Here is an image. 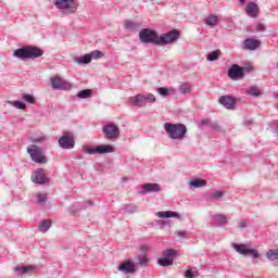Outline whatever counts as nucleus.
Returning <instances> with one entry per match:
<instances>
[{
  "instance_id": "26",
  "label": "nucleus",
  "mask_w": 278,
  "mask_h": 278,
  "mask_svg": "<svg viewBox=\"0 0 278 278\" xmlns=\"http://www.w3.org/2000/svg\"><path fill=\"white\" fill-rule=\"evenodd\" d=\"M205 24L208 25L210 27H214V25L218 24V16L210 15L208 17L205 18Z\"/></svg>"
},
{
  "instance_id": "3",
  "label": "nucleus",
  "mask_w": 278,
  "mask_h": 278,
  "mask_svg": "<svg viewBox=\"0 0 278 278\" xmlns=\"http://www.w3.org/2000/svg\"><path fill=\"white\" fill-rule=\"evenodd\" d=\"M53 5L61 12V14H75L79 4L77 0H53Z\"/></svg>"
},
{
  "instance_id": "16",
  "label": "nucleus",
  "mask_w": 278,
  "mask_h": 278,
  "mask_svg": "<svg viewBox=\"0 0 278 278\" xmlns=\"http://www.w3.org/2000/svg\"><path fill=\"white\" fill-rule=\"evenodd\" d=\"M220 105H224L227 110H233L236 106V98L231 96H222L219 98Z\"/></svg>"
},
{
  "instance_id": "7",
  "label": "nucleus",
  "mask_w": 278,
  "mask_h": 278,
  "mask_svg": "<svg viewBox=\"0 0 278 278\" xmlns=\"http://www.w3.org/2000/svg\"><path fill=\"white\" fill-rule=\"evenodd\" d=\"M179 40V30L173 29L165 33L159 37V47H164L166 45H173V42Z\"/></svg>"
},
{
  "instance_id": "22",
  "label": "nucleus",
  "mask_w": 278,
  "mask_h": 278,
  "mask_svg": "<svg viewBox=\"0 0 278 278\" xmlns=\"http://www.w3.org/2000/svg\"><path fill=\"white\" fill-rule=\"evenodd\" d=\"M51 225H52L51 219H43L39 224V231H41V233H46V231H49V229H51Z\"/></svg>"
},
{
  "instance_id": "36",
  "label": "nucleus",
  "mask_w": 278,
  "mask_h": 278,
  "mask_svg": "<svg viewBox=\"0 0 278 278\" xmlns=\"http://www.w3.org/2000/svg\"><path fill=\"white\" fill-rule=\"evenodd\" d=\"M248 94H250L251 97H260V94H262L260 92V89H257V87H251L250 89H248Z\"/></svg>"
},
{
  "instance_id": "34",
  "label": "nucleus",
  "mask_w": 278,
  "mask_h": 278,
  "mask_svg": "<svg viewBox=\"0 0 278 278\" xmlns=\"http://www.w3.org/2000/svg\"><path fill=\"white\" fill-rule=\"evenodd\" d=\"M214 218L217 222V225H227L228 223L227 216L225 215H215Z\"/></svg>"
},
{
  "instance_id": "30",
  "label": "nucleus",
  "mask_w": 278,
  "mask_h": 278,
  "mask_svg": "<svg viewBox=\"0 0 278 278\" xmlns=\"http://www.w3.org/2000/svg\"><path fill=\"white\" fill-rule=\"evenodd\" d=\"M266 257L270 262H275V260H278V250H269V251H267Z\"/></svg>"
},
{
  "instance_id": "24",
  "label": "nucleus",
  "mask_w": 278,
  "mask_h": 278,
  "mask_svg": "<svg viewBox=\"0 0 278 278\" xmlns=\"http://www.w3.org/2000/svg\"><path fill=\"white\" fill-rule=\"evenodd\" d=\"M75 62L77 64H90V62H92V59L90 56V53H87V54H85V55H83L80 58H76Z\"/></svg>"
},
{
  "instance_id": "4",
  "label": "nucleus",
  "mask_w": 278,
  "mask_h": 278,
  "mask_svg": "<svg viewBox=\"0 0 278 278\" xmlns=\"http://www.w3.org/2000/svg\"><path fill=\"white\" fill-rule=\"evenodd\" d=\"M130 105H135L136 108H144L147 103H155V96L153 93L144 94H136L129 98Z\"/></svg>"
},
{
  "instance_id": "43",
  "label": "nucleus",
  "mask_w": 278,
  "mask_h": 278,
  "mask_svg": "<svg viewBox=\"0 0 278 278\" xmlns=\"http://www.w3.org/2000/svg\"><path fill=\"white\" fill-rule=\"evenodd\" d=\"M256 31H266V26L263 23L256 25Z\"/></svg>"
},
{
  "instance_id": "38",
  "label": "nucleus",
  "mask_w": 278,
  "mask_h": 278,
  "mask_svg": "<svg viewBox=\"0 0 278 278\" xmlns=\"http://www.w3.org/2000/svg\"><path fill=\"white\" fill-rule=\"evenodd\" d=\"M23 99L26 101V103H36V98H34L31 94H24Z\"/></svg>"
},
{
  "instance_id": "21",
  "label": "nucleus",
  "mask_w": 278,
  "mask_h": 278,
  "mask_svg": "<svg viewBox=\"0 0 278 278\" xmlns=\"http://www.w3.org/2000/svg\"><path fill=\"white\" fill-rule=\"evenodd\" d=\"M156 216H159V218H179V213L172 211H162L157 212Z\"/></svg>"
},
{
  "instance_id": "1",
  "label": "nucleus",
  "mask_w": 278,
  "mask_h": 278,
  "mask_svg": "<svg viewBox=\"0 0 278 278\" xmlns=\"http://www.w3.org/2000/svg\"><path fill=\"white\" fill-rule=\"evenodd\" d=\"M164 129L170 140H184L188 134V128L184 124L165 123Z\"/></svg>"
},
{
  "instance_id": "31",
  "label": "nucleus",
  "mask_w": 278,
  "mask_h": 278,
  "mask_svg": "<svg viewBox=\"0 0 278 278\" xmlns=\"http://www.w3.org/2000/svg\"><path fill=\"white\" fill-rule=\"evenodd\" d=\"M92 96V90L85 89L77 93L78 99H88Z\"/></svg>"
},
{
  "instance_id": "11",
  "label": "nucleus",
  "mask_w": 278,
  "mask_h": 278,
  "mask_svg": "<svg viewBox=\"0 0 278 278\" xmlns=\"http://www.w3.org/2000/svg\"><path fill=\"white\" fill-rule=\"evenodd\" d=\"M50 81L53 90H71V88H73V85L67 80L62 79L60 75L51 77Z\"/></svg>"
},
{
  "instance_id": "52",
  "label": "nucleus",
  "mask_w": 278,
  "mask_h": 278,
  "mask_svg": "<svg viewBox=\"0 0 278 278\" xmlns=\"http://www.w3.org/2000/svg\"><path fill=\"white\" fill-rule=\"evenodd\" d=\"M244 1H245V0H239V2L241 3V5H244Z\"/></svg>"
},
{
  "instance_id": "44",
  "label": "nucleus",
  "mask_w": 278,
  "mask_h": 278,
  "mask_svg": "<svg viewBox=\"0 0 278 278\" xmlns=\"http://www.w3.org/2000/svg\"><path fill=\"white\" fill-rule=\"evenodd\" d=\"M148 263H149V261L147 260V256H141V257L139 258V264H140L141 266H147Z\"/></svg>"
},
{
  "instance_id": "32",
  "label": "nucleus",
  "mask_w": 278,
  "mask_h": 278,
  "mask_svg": "<svg viewBox=\"0 0 278 278\" xmlns=\"http://www.w3.org/2000/svg\"><path fill=\"white\" fill-rule=\"evenodd\" d=\"M91 60H101L105 55L101 50H93L89 53Z\"/></svg>"
},
{
  "instance_id": "19",
  "label": "nucleus",
  "mask_w": 278,
  "mask_h": 278,
  "mask_svg": "<svg viewBox=\"0 0 278 278\" xmlns=\"http://www.w3.org/2000/svg\"><path fill=\"white\" fill-rule=\"evenodd\" d=\"M142 194H147L149 192H160V190H162V188L160 187L159 184L155 182H149V184H144L142 186Z\"/></svg>"
},
{
  "instance_id": "41",
  "label": "nucleus",
  "mask_w": 278,
  "mask_h": 278,
  "mask_svg": "<svg viewBox=\"0 0 278 278\" xmlns=\"http://www.w3.org/2000/svg\"><path fill=\"white\" fill-rule=\"evenodd\" d=\"M199 274H194V271H192V269H188L186 273H185V277L186 278H194V277H198Z\"/></svg>"
},
{
  "instance_id": "14",
  "label": "nucleus",
  "mask_w": 278,
  "mask_h": 278,
  "mask_svg": "<svg viewBox=\"0 0 278 278\" xmlns=\"http://www.w3.org/2000/svg\"><path fill=\"white\" fill-rule=\"evenodd\" d=\"M117 270L125 273V275H134V273H136V263L129 260L124 261L122 264H119Z\"/></svg>"
},
{
  "instance_id": "13",
  "label": "nucleus",
  "mask_w": 278,
  "mask_h": 278,
  "mask_svg": "<svg viewBox=\"0 0 278 278\" xmlns=\"http://www.w3.org/2000/svg\"><path fill=\"white\" fill-rule=\"evenodd\" d=\"M31 181H34V184H39L40 186H42L45 184H48L49 177H47V174H45V169L38 168L33 173Z\"/></svg>"
},
{
  "instance_id": "9",
  "label": "nucleus",
  "mask_w": 278,
  "mask_h": 278,
  "mask_svg": "<svg viewBox=\"0 0 278 278\" xmlns=\"http://www.w3.org/2000/svg\"><path fill=\"white\" fill-rule=\"evenodd\" d=\"M232 248L240 255H250L254 260H257V257H260V252L255 249H250V247L247 244L232 243Z\"/></svg>"
},
{
  "instance_id": "18",
  "label": "nucleus",
  "mask_w": 278,
  "mask_h": 278,
  "mask_svg": "<svg viewBox=\"0 0 278 278\" xmlns=\"http://www.w3.org/2000/svg\"><path fill=\"white\" fill-rule=\"evenodd\" d=\"M260 45H262L260 39L249 38L243 41L244 49H248L249 51H255Z\"/></svg>"
},
{
  "instance_id": "49",
  "label": "nucleus",
  "mask_w": 278,
  "mask_h": 278,
  "mask_svg": "<svg viewBox=\"0 0 278 278\" xmlns=\"http://www.w3.org/2000/svg\"><path fill=\"white\" fill-rule=\"evenodd\" d=\"M140 250H141L143 253H147V251H149V247H148V245H141V247H140Z\"/></svg>"
},
{
  "instance_id": "51",
  "label": "nucleus",
  "mask_w": 278,
  "mask_h": 278,
  "mask_svg": "<svg viewBox=\"0 0 278 278\" xmlns=\"http://www.w3.org/2000/svg\"><path fill=\"white\" fill-rule=\"evenodd\" d=\"M43 138H37V139H33V142H42Z\"/></svg>"
},
{
  "instance_id": "39",
  "label": "nucleus",
  "mask_w": 278,
  "mask_h": 278,
  "mask_svg": "<svg viewBox=\"0 0 278 278\" xmlns=\"http://www.w3.org/2000/svg\"><path fill=\"white\" fill-rule=\"evenodd\" d=\"M225 197V192L223 191H215L212 195L211 199H223Z\"/></svg>"
},
{
  "instance_id": "25",
  "label": "nucleus",
  "mask_w": 278,
  "mask_h": 278,
  "mask_svg": "<svg viewBox=\"0 0 278 278\" xmlns=\"http://www.w3.org/2000/svg\"><path fill=\"white\" fill-rule=\"evenodd\" d=\"M218 58H220V50L219 49L208 53L207 56H206V60L208 62H214V61L218 60Z\"/></svg>"
},
{
  "instance_id": "5",
  "label": "nucleus",
  "mask_w": 278,
  "mask_h": 278,
  "mask_svg": "<svg viewBox=\"0 0 278 278\" xmlns=\"http://www.w3.org/2000/svg\"><path fill=\"white\" fill-rule=\"evenodd\" d=\"M27 153L36 164H47V156H45L42 149H40L38 146L30 144L27 148Z\"/></svg>"
},
{
  "instance_id": "53",
  "label": "nucleus",
  "mask_w": 278,
  "mask_h": 278,
  "mask_svg": "<svg viewBox=\"0 0 278 278\" xmlns=\"http://www.w3.org/2000/svg\"><path fill=\"white\" fill-rule=\"evenodd\" d=\"M275 97L277 98V97H278V93H276Z\"/></svg>"
},
{
  "instance_id": "40",
  "label": "nucleus",
  "mask_w": 278,
  "mask_h": 278,
  "mask_svg": "<svg viewBox=\"0 0 278 278\" xmlns=\"http://www.w3.org/2000/svg\"><path fill=\"white\" fill-rule=\"evenodd\" d=\"M38 203H45L47 201V194L45 193H38L37 194Z\"/></svg>"
},
{
  "instance_id": "37",
  "label": "nucleus",
  "mask_w": 278,
  "mask_h": 278,
  "mask_svg": "<svg viewBox=\"0 0 278 278\" xmlns=\"http://www.w3.org/2000/svg\"><path fill=\"white\" fill-rule=\"evenodd\" d=\"M138 27H139V25L136 22L129 21V22L125 23V28L126 29H138Z\"/></svg>"
},
{
  "instance_id": "23",
  "label": "nucleus",
  "mask_w": 278,
  "mask_h": 278,
  "mask_svg": "<svg viewBox=\"0 0 278 278\" xmlns=\"http://www.w3.org/2000/svg\"><path fill=\"white\" fill-rule=\"evenodd\" d=\"M156 91L159 92V94H161V97H168V94H175L174 88L160 87L156 89Z\"/></svg>"
},
{
  "instance_id": "45",
  "label": "nucleus",
  "mask_w": 278,
  "mask_h": 278,
  "mask_svg": "<svg viewBox=\"0 0 278 278\" xmlns=\"http://www.w3.org/2000/svg\"><path fill=\"white\" fill-rule=\"evenodd\" d=\"M208 127H211L212 129H216V130H218V129H219L218 124H217V123H215V122H210Z\"/></svg>"
},
{
  "instance_id": "35",
  "label": "nucleus",
  "mask_w": 278,
  "mask_h": 278,
  "mask_svg": "<svg viewBox=\"0 0 278 278\" xmlns=\"http://www.w3.org/2000/svg\"><path fill=\"white\" fill-rule=\"evenodd\" d=\"M159 264L160 266H173V258H166V256H164L163 258L159 260Z\"/></svg>"
},
{
  "instance_id": "6",
  "label": "nucleus",
  "mask_w": 278,
  "mask_h": 278,
  "mask_svg": "<svg viewBox=\"0 0 278 278\" xmlns=\"http://www.w3.org/2000/svg\"><path fill=\"white\" fill-rule=\"evenodd\" d=\"M139 38L141 42H146L147 45H159V38L157 31L151 29V28H144L139 33Z\"/></svg>"
},
{
  "instance_id": "27",
  "label": "nucleus",
  "mask_w": 278,
  "mask_h": 278,
  "mask_svg": "<svg viewBox=\"0 0 278 278\" xmlns=\"http://www.w3.org/2000/svg\"><path fill=\"white\" fill-rule=\"evenodd\" d=\"M192 188H203V186H207V181L203 179H194L190 182Z\"/></svg>"
},
{
  "instance_id": "33",
  "label": "nucleus",
  "mask_w": 278,
  "mask_h": 278,
  "mask_svg": "<svg viewBox=\"0 0 278 278\" xmlns=\"http://www.w3.org/2000/svg\"><path fill=\"white\" fill-rule=\"evenodd\" d=\"M9 104L13 105V108H16V110H25V108H27L25 102L21 101H9Z\"/></svg>"
},
{
  "instance_id": "48",
  "label": "nucleus",
  "mask_w": 278,
  "mask_h": 278,
  "mask_svg": "<svg viewBox=\"0 0 278 278\" xmlns=\"http://www.w3.org/2000/svg\"><path fill=\"white\" fill-rule=\"evenodd\" d=\"M212 121H210V119H202L201 122H200V125H208L210 126V123H211Z\"/></svg>"
},
{
  "instance_id": "10",
  "label": "nucleus",
  "mask_w": 278,
  "mask_h": 278,
  "mask_svg": "<svg viewBox=\"0 0 278 278\" xmlns=\"http://www.w3.org/2000/svg\"><path fill=\"white\" fill-rule=\"evenodd\" d=\"M85 153H88L89 155H105L108 153H114V147L110 144L96 148L87 147L85 148Z\"/></svg>"
},
{
  "instance_id": "29",
  "label": "nucleus",
  "mask_w": 278,
  "mask_h": 278,
  "mask_svg": "<svg viewBox=\"0 0 278 278\" xmlns=\"http://www.w3.org/2000/svg\"><path fill=\"white\" fill-rule=\"evenodd\" d=\"M180 94H188L189 92H192V85L190 84H182L179 87Z\"/></svg>"
},
{
  "instance_id": "50",
  "label": "nucleus",
  "mask_w": 278,
  "mask_h": 278,
  "mask_svg": "<svg viewBox=\"0 0 278 278\" xmlns=\"http://www.w3.org/2000/svg\"><path fill=\"white\" fill-rule=\"evenodd\" d=\"M177 235L179 238H184V236H186V231H178Z\"/></svg>"
},
{
  "instance_id": "46",
  "label": "nucleus",
  "mask_w": 278,
  "mask_h": 278,
  "mask_svg": "<svg viewBox=\"0 0 278 278\" xmlns=\"http://www.w3.org/2000/svg\"><path fill=\"white\" fill-rule=\"evenodd\" d=\"M137 207L136 206H127L126 207V212H130L131 214H134V212H136Z\"/></svg>"
},
{
  "instance_id": "8",
  "label": "nucleus",
  "mask_w": 278,
  "mask_h": 278,
  "mask_svg": "<svg viewBox=\"0 0 278 278\" xmlns=\"http://www.w3.org/2000/svg\"><path fill=\"white\" fill-rule=\"evenodd\" d=\"M102 131L106 138V140H118L121 138V129L116 124H106L103 128Z\"/></svg>"
},
{
  "instance_id": "2",
  "label": "nucleus",
  "mask_w": 278,
  "mask_h": 278,
  "mask_svg": "<svg viewBox=\"0 0 278 278\" xmlns=\"http://www.w3.org/2000/svg\"><path fill=\"white\" fill-rule=\"evenodd\" d=\"M42 50L38 47H23L13 52L14 58L18 60H36V58H42Z\"/></svg>"
},
{
  "instance_id": "17",
  "label": "nucleus",
  "mask_w": 278,
  "mask_h": 278,
  "mask_svg": "<svg viewBox=\"0 0 278 278\" xmlns=\"http://www.w3.org/2000/svg\"><path fill=\"white\" fill-rule=\"evenodd\" d=\"M245 12L248 16H251L252 18H257V16L260 15V7H257L255 2H250L245 8Z\"/></svg>"
},
{
  "instance_id": "15",
  "label": "nucleus",
  "mask_w": 278,
  "mask_h": 278,
  "mask_svg": "<svg viewBox=\"0 0 278 278\" xmlns=\"http://www.w3.org/2000/svg\"><path fill=\"white\" fill-rule=\"evenodd\" d=\"M228 77L235 80L242 79V77H244V67L233 64L228 71Z\"/></svg>"
},
{
  "instance_id": "42",
  "label": "nucleus",
  "mask_w": 278,
  "mask_h": 278,
  "mask_svg": "<svg viewBox=\"0 0 278 278\" xmlns=\"http://www.w3.org/2000/svg\"><path fill=\"white\" fill-rule=\"evenodd\" d=\"M248 223H247V219H241L238 222V227L240 229H244L247 227Z\"/></svg>"
},
{
  "instance_id": "20",
  "label": "nucleus",
  "mask_w": 278,
  "mask_h": 278,
  "mask_svg": "<svg viewBox=\"0 0 278 278\" xmlns=\"http://www.w3.org/2000/svg\"><path fill=\"white\" fill-rule=\"evenodd\" d=\"M14 270L17 275H29V273H34V270H36V267L33 265L16 266Z\"/></svg>"
},
{
  "instance_id": "47",
  "label": "nucleus",
  "mask_w": 278,
  "mask_h": 278,
  "mask_svg": "<svg viewBox=\"0 0 278 278\" xmlns=\"http://www.w3.org/2000/svg\"><path fill=\"white\" fill-rule=\"evenodd\" d=\"M271 127H276L275 134H278V121L277 119L271 123Z\"/></svg>"
},
{
  "instance_id": "28",
  "label": "nucleus",
  "mask_w": 278,
  "mask_h": 278,
  "mask_svg": "<svg viewBox=\"0 0 278 278\" xmlns=\"http://www.w3.org/2000/svg\"><path fill=\"white\" fill-rule=\"evenodd\" d=\"M177 255V250L175 249H168L163 252V257L175 260V256Z\"/></svg>"
},
{
  "instance_id": "12",
  "label": "nucleus",
  "mask_w": 278,
  "mask_h": 278,
  "mask_svg": "<svg viewBox=\"0 0 278 278\" xmlns=\"http://www.w3.org/2000/svg\"><path fill=\"white\" fill-rule=\"evenodd\" d=\"M59 147L61 149H74L75 148V136L73 132H63L59 139Z\"/></svg>"
}]
</instances>
